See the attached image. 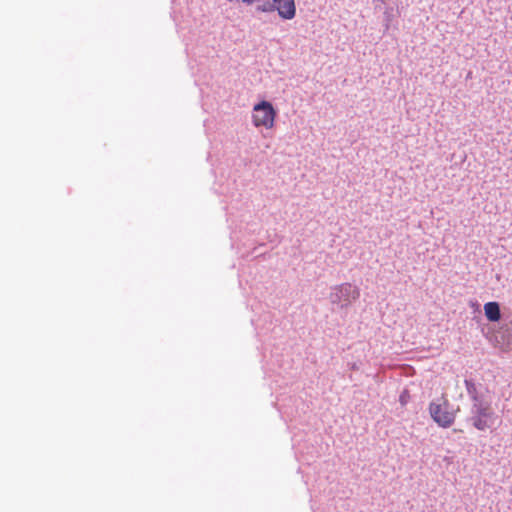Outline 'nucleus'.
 Listing matches in <instances>:
<instances>
[{"label":"nucleus","instance_id":"1","mask_svg":"<svg viewBox=\"0 0 512 512\" xmlns=\"http://www.w3.org/2000/svg\"><path fill=\"white\" fill-rule=\"evenodd\" d=\"M429 413L432 419L443 428L450 427L456 418V411L450 407L449 401L445 396L430 403Z\"/></svg>","mask_w":512,"mask_h":512},{"label":"nucleus","instance_id":"2","mask_svg":"<svg viewBox=\"0 0 512 512\" xmlns=\"http://www.w3.org/2000/svg\"><path fill=\"white\" fill-rule=\"evenodd\" d=\"M259 9L263 11L278 12V15L284 20H291L296 15V6L294 0H267L259 5Z\"/></svg>","mask_w":512,"mask_h":512},{"label":"nucleus","instance_id":"3","mask_svg":"<svg viewBox=\"0 0 512 512\" xmlns=\"http://www.w3.org/2000/svg\"><path fill=\"white\" fill-rule=\"evenodd\" d=\"M275 116L276 111L269 102L258 103V126L262 125L267 129L273 128Z\"/></svg>","mask_w":512,"mask_h":512},{"label":"nucleus","instance_id":"4","mask_svg":"<svg viewBox=\"0 0 512 512\" xmlns=\"http://www.w3.org/2000/svg\"><path fill=\"white\" fill-rule=\"evenodd\" d=\"M493 412L489 406L478 405L472 417L473 425L478 430H486L491 426Z\"/></svg>","mask_w":512,"mask_h":512},{"label":"nucleus","instance_id":"5","mask_svg":"<svg viewBox=\"0 0 512 512\" xmlns=\"http://www.w3.org/2000/svg\"><path fill=\"white\" fill-rule=\"evenodd\" d=\"M334 296V301L343 302L346 305L359 297V291L353 285L345 283L336 288Z\"/></svg>","mask_w":512,"mask_h":512},{"label":"nucleus","instance_id":"6","mask_svg":"<svg viewBox=\"0 0 512 512\" xmlns=\"http://www.w3.org/2000/svg\"><path fill=\"white\" fill-rule=\"evenodd\" d=\"M486 318L491 322H497L501 318L500 306L497 302H487L484 304Z\"/></svg>","mask_w":512,"mask_h":512},{"label":"nucleus","instance_id":"7","mask_svg":"<svg viewBox=\"0 0 512 512\" xmlns=\"http://www.w3.org/2000/svg\"><path fill=\"white\" fill-rule=\"evenodd\" d=\"M407 398H408V393L405 391L401 396H400V402L402 405H405L407 403Z\"/></svg>","mask_w":512,"mask_h":512},{"label":"nucleus","instance_id":"8","mask_svg":"<svg viewBox=\"0 0 512 512\" xmlns=\"http://www.w3.org/2000/svg\"><path fill=\"white\" fill-rule=\"evenodd\" d=\"M242 1L247 3V4H252L254 2V0H242Z\"/></svg>","mask_w":512,"mask_h":512}]
</instances>
